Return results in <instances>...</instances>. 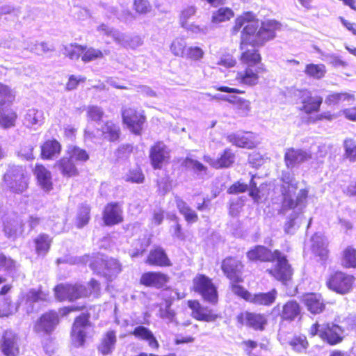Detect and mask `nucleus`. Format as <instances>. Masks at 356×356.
I'll list each match as a JSON object with an SVG mask.
<instances>
[{"mask_svg":"<svg viewBox=\"0 0 356 356\" xmlns=\"http://www.w3.org/2000/svg\"><path fill=\"white\" fill-rule=\"evenodd\" d=\"M259 26L252 13L247 12L238 17L232 29V33L236 35L243 28L241 35V60L249 66H256L261 61V56L254 49L275 37V31L280 29V24L275 20H266Z\"/></svg>","mask_w":356,"mask_h":356,"instance_id":"f257e3e1","label":"nucleus"},{"mask_svg":"<svg viewBox=\"0 0 356 356\" xmlns=\"http://www.w3.org/2000/svg\"><path fill=\"white\" fill-rule=\"evenodd\" d=\"M247 257L251 261H273L275 265L267 271L283 283L291 280L293 274L291 267L286 256L279 250L272 252L266 247L258 245L248 251Z\"/></svg>","mask_w":356,"mask_h":356,"instance_id":"f03ea898","label":"nucleus"},{"mask_svg":"<svg viewBox=\"0 0 356 356\" xmlns=\"http://www.w3.org/2000/svg\"><path fill=\"white\" fill-rule=\"evenodd\" d=\"M282 180L283 184L281 188L282 195V211L293 209L295 211H300L302 207H306L309 191L307 188L301 189L295 198L296 191L298 188V182L289 172L282 173Z\"/></svg>","mask_w":356,"mask_h":356,"instance_id":"7ed1b4c3","label":"nucleus"},{"mask_svg":"<svg viewBox=\"0 0 356 356\" xmlns=\"http://www.w3.org/2000/svg\"><path fill=\"white\" fill-rule=\"evenodd\" d=\"M56 298L60 301L68 300L73 301L78 298L92 296L97 298L100 293L99 284L91 280L88 286L83 284H58L54 289Z\"/></svg>","mask_w":356,"mask_h":356,"instance_id":"20e7f679","label":"nucleus"},{"mask_svg":"<svg viewBox=\"0 0 356 356\" xmlns=\"http://www.w3.org/2000/svg\"><path fill=\"white\" fill-rule=\"evenodd\" d=\"M29 177L22 166H10L3 177V187L14 193H22L28 187Z\"/></svg>","mask_w":356,"mask_h":356,"instance_id":"39448f33","label":"nucleus"},{"mask_svg":"<svg viewBox=\"0 0 356 356\" xmlns=\"http://www.w3.org/2000/svg\"><path fill=\"white\" fill-rule=\"evenodd\" d=\"M309 334L312 337L318 335L323 341L330 345L340 343L343 339V329L334 323L313 324L309 330Z\"/></svg>","mask_w":356,"mask_h":356,"instance_id":"423d86ee","label":"nucleus"},{"mask_svg":"<svg viewBox=\"0 0 356 356\" xmlns=\"http://www.w3.org/2000/svg\"><path fill=\"white\" fill-rule=\"evenodd\" d=\"M90 268L97 274L102 275L108 280H112L119 274L121 265L113 258H97L94 262L90 264Z\"/></svg>","mask_w":356,"mask_h":356,"instance_id":"0eeeda50","label":"nucleus"},{"mask_svg":"<svg viewBox=\"0 0 356 356\" xmlns=\"http://www.w3.org/2000/svg\"><path fill=\"white\" fill-rule=\"evenodd\" d=\"M354 281L353 275L338 271L330 276L327 284L331 290L340 294H346L351 290Z\"/></svg>","mask_w":356,"mask_h":356,"instance_id":"6e6552de","label":"nucleus"},{"mask_svg":"<svg viewBox=\"0 0 356 356\" xmlns=\"http://www.w3.org/2000/svg\"><path fill=\"white\" fill-rule=\"evenodd\" d=\"M195 291L202 295L203 298L212 304L218 300V293L211 280L204 275L197 276L193 280Z\"/></svg>","mask_w":356,"mask_h":356,"instance_id":"1a4fd4ad","label":"nucleus"},{"mask_svg":"<svg viewBox=\"0 0 356 356\" xmlns=\"http://www.w3.org/2000/svg\"><path fill=\"white\" fill-rule=\"evenodd\" d=\"M122 115L124 123L130 131L136 135H140L145 122V117L143 112L133 108H128L122 111Z\"/></svg>","mask_w":356,"mask_h":356,"instance_id":"9d476101","label":"nucleus"},{"mask_svg":"<svg viewBox=\"0 0 356 356\" xmlns=\"http://www.w3.org/2000/svg\"><path fill=\"white\" fill-rule=\"evenodd\" d=\"M296 95L299 97L302 104L300 109L307 114L318 111L323 102L321 97H313L312 92L307 90H298Z\"/></svg>","mask_w":356,"mask_h":356,"instance_id":"9b49d317","label":"nucleus"},{"mask_svg":"<svg viewBox=\"0 0 356 356\" xmlns=\"http://www.w3.org/2000/svg\"><path fill=\"white\" fill-rule=\"evenodd\" d=\"M88 326V317L86 315L83 314L76 318L72 330V341L76 347L81 346L83 344L86 330Z\"/></svg>","mask_w":356,"mask_h":356,"instance_id":"f8f14e48","label":"nucleus"},{"mask_svg":"<svg viewBox=\"0 0 356 356\" xmlns=\"http://www.w3.org/2000/svg\"><path fill=\"white\" fill-rule=\"evenodd\" d=\"M243 265L241 261L233 258L225 259L222 264V269L232 282H242Z\"/></svg>","mask_w":356,"mask_h":356,"instance_id":"ddd939ff","label":"nucleus"},{"mask_svg":"<svg viewBox=\"0 0 356 356\" xmlns=\"http://www.w3.org/2000/svg\"><path fill=\"white\" fill-rule=\"evenodd\" d=\"M312 159V154L302 149L289 148L284 154V161L287 168L293 167L308 161Z\"/></svg>","mask_w":356,"mask_h":356,"instance_id":"4468645a","label":"nucleus"},{"mask_svg":"<svg viewBox=\"0 0 356 356\" xmlns=\"http://www.w3.org/2000/svg\"><path fill=\"white\" fill-rule=\"evenodd\" d=\"M149 156L153 167L160 169L169 158V152L163 143L158 142L151 148Z\"/></svg>","mask_w":356,"mask_h":356,"instance_id":"2eb2a0df","label":"nucleus"},{"mask_svg":"<svg viewBox=\"0 0 356 356\" xmlns=\"http://www.w3.org/2000/svg\"><path fill=\"white\" fill-rule=\"evenodd\" d=\"M204 161L216 169L226 168L230 167L235 161V154L231 149L227 148L217 159H212L209 156H204Z\"/></svg>","mask_w":356,"mask_h":356,"instance_id":"dca6fc26","label":"nucleus"},{"mask_svg":"<svg viewBox=\"0 0 356 356\" xmlns=\"http://www.w3.org/2000/svg\"><path fill=\"white\" fill-rule=\"evenodd\" d=\"M58 323V317L56 312H50L42 316L37 322L35 329L37 332L49 333L54 330Z\"/></svg>","mask_w":356,"mask_h":356,"instance_id":"f3484780","label":"nucleus"},{"mask_svg":"<svg viewBox=\"0 0 356 356\" xmlns=\"http://www.w3.org/2000/svg\"><path fill=\"white\" fill-rule=\"evenodd\" d=\"M167 281V276L159 272L145 273L142 275L140 280L141 284L157 289L164 286Z\"/></svg>","mask_w":356,"mask_h":356,"instance_id":"a211bd4d","label":"nucleus"},{"mask_svg":"<svg viewBox=\"0 0 356 356\" xmlns=\"http://www.w3.org/2000/svg\"><path fill=\"white\" fill-rule=\"evenodd\" d=\"M262 69L259 66L248 65L243 72H238L236 79L241 83L253 86L257 84L259 81L258 74Z\"/></svg>","mask_w":356,"mask_h":356,"instance_id":"6ab92c4d","label":"nucleus"},{"mask_svg":"<svg viewBox=\"0 0 356 356\" xmlns=\"http://www.w3.org/2000/svg\"><path fill=\"white\" fill-rule=\"evenodd\" d=\"M243 323L257 330H264L267 323V319L263 314L245 312L239 317Z\"/></svg>","mask_w":356,"mask_h":356,"instance_id":"aec40b11","label":"nucleus"},{"mask_svg":"<svg viewBox=\"0 0 356 356\" xmlns=\"http://www.w3.org/2000/svg\"><path fill=\"white\" fill-rule=\"evenodd\" d=\"M227 140L232 144L243 148L251 149L255 146L252 133L238 132L227 136Z\"/></svg>","mask_w":356,"mask_h":356,"instance_id":"412c9836","label":"nucleus"},{"mask_svg":"<svg viewBox=\"0 0 356 356\" xmlns=\"http://www.w3.org/2000/svg\"><path fill=\"white\" fill-rule=\"evenodd\" d=\"M1 347L2 352L7 356H16L19 353L16 335L12 331L4 332Z\"/></svg>","mask_w":356,"mask_h":356,"instance_id":"4be33fe9","label":"nucleus"},{"mask_svg":"<svg viewBox=\"0 0 356 356\" xmlns=\"http://www.w3.org/2000/svg\"><path fill=\"white\" fill-rule=\"evenodd\" d=\"M188 306L192 309L193 316L199 321L211 322L217 318V315L212 314L211 309L202 307L197 301H189Z\"/></svg>","mask_w":356,"mask_h":356,"instance_id":"5701e85b","label":"nucleus"},{"mask_svg":"<svg viewBox=\"0 0 356 356\" xmlns=\"http://www.w3.org/2000/svg\"><path fill=\"white\" fill-rule=\"evenodd\" d=\"M122 209L116 204H108L104 211V221L106 225H113L122 221Z\"/></svg>","mask_w":356,"mask_h":356,"instance_id":"b1692460","label":"nucleus"},{"mask_svg":"<svg viewBox=\"0 0 356 356\" xmlns=\"http://www.w3.org/2000/svg\"><path fill=\"white\" fill-rule=\"evenodd\" d=\"M44 120V113L42 110L31 108L26 111L24 115V124L27 127L36 129L43 124Z\"/></svg>","mask_w":356,"mask_h":356,"instance_id":"393cba45","label":"nucleus"},{"mask_svg":"<svg viewBox=\"0 0 356 356\" xmlns=\"http://www.w3.org/2000/svg\"><path fill=\"white\" fill-rule=\"evenodd\" d=\"M303 301L307 309L312 314H319L324 309L325 305L319 294H307L304 296Z\"/></svg>","mask_w":356,"mask_h":356,"instance_id":"a878e982","label":"nucleus"},{"mask_svg":"<svg viewBox=\"0 0 356 356\" xmlns=\"http://www.w3.org/2000/svg\"><path fill=\"white\" fill-rule=\"evenodd\" d=\"M34 174L41 187L46 191L52 188L51 172L42 165H37L35 168Z\"/></svg>","mask_w":356,"mask_h":356,"instance_id":"bb28decb","label":"nucleus"},{"mask_svg":"<svg viewBox=\"0 0 356 356\" xmlns=\"http://www.w3.org/2000/svg\"><path fill=\"white\" fill-rule=\"evenodd\" d=\"M56 167L60 171L62 175L65 177H74L79 173L74 161L69 156H64L59 160L56 163Z\"/></svg>","mask_w":356,"mask_h":356,"instance_id":"cd10ccee","label":"nucleus"},{"mask_svg":"<svg viewBox=\"0 0 356 356\" xmlns=\"http://www.w3.org/2000/svg\"><path fill=\"white\" fill-rule=\"evenodd\" d=\"M147 263L150 265L164 266L170 265V260L161 248H156L150 251Z\"/></svg>","mask_w":356,"mask_h":356,"instance_id":"c85d7f7f","label":"nucleus"},{"mask_svg":"<svg viewBox=\"0 0 356 356\" xmlns=\"http://www.w3.org/2000/svg\"><path fill=\"white\" fill-rule=\"evenodd\" d=\"M311 241L313 252L321 258L325 257L327 252V242L326 238L320 234H315L312 237Z\"/></svg>","mask_w":356,"mask_h":356,"instance_id":"c756f323","label":"nucleus"},{"mask_svg":"<svg viewBox=\"0 0 356 356\" xmlns=\"http://www.w3.org/2000/svg\"><path fill=\"white\" fill-rule=\"evenodd\" d=\"M116 336L114 331H108L102 340L98 350L103 355H108L113 352L116 343Z\"/></svg>","mask_w":356,"mask_h":356,"instance_id":"7c9ffc66","label":"nucleus"},{"mask_svg":"<svg viewBox=\"0 0 356 356\" xmlns=\"http://www.w3.org/2000/svg\"><path fill=\"white\" fill-rule=\"evenodd\" d=\"M277 295V292L275 289H273L267 293L254 294L250 299V302L259 305L268 306L275 302Z\"/></svg>","mask_w":356,"mask_h":356,"instance_id":"2f4dec72","label":"nucleus"},{"mask_svg":"<svg viewBox=\"0 0 356 356\" xmlns=\"http://www.w3.org/2000/svg\"><path fill=\"white\" fill-rule=\"evenodd\" d=\"M316 51L321 55V59L334 67L346 68L348 64L346 61L342 60L341 57L336 54H329L323 51L319 48H316Z\"/></svg>","mask_w":356,"mask_h":356,"instance_id":"473e14b6","label":"nucleus"},{"mask_svg":"<svg viewBox=\"0 0 356 356\" xmlns=\"http://www.w3.org/2000/svg\"><path fill=\"white\" fill-rule=\"evenodd\" d=\"M176 204L180 213L188 223L197 222L198 219L197 213L183 200L176 197Z\"/></svg>","mask_w":356,"mask_h":356,"instance_id":"72a5a7b5","label":"nucleus"},{"mask_svg":"<svg viewBox=\"0 0 356 356\" xmlns=\"http://www.w3.org/2000/svg\"><path fill=\"white\" fill-rule=\"evenodd\" d=\"M34 243L36 253L44 256L49 250L51 238L47 234H40L34 239Z\"/></svg>","mask_w":356,"mask_h":356,"instance_id":"f704fd0d","label":"nucleus"},{"mask_svg":"<svg viewBox=\"0 0 356 356\" xmlns=\"http://www.w3.org/2000/svg\"><path fill=\"white\" fill-rule=\"evenodd\" d=\"M102 136L110 141H115L119 138L120 129L119 126L112 121H107L100 129Z\"/></svg>","mask_w":356,"mask_h":356,"instance_id":"c9c22d12","label":"nucleus"},{"mask_svg":"<svg viewBox=\"0 0 356 356\" xmlns=\"http://www.w3.org/2000/svg\"><path fill=\"white\" fill-rule=\"evenodd\" d=\"M61 149L60 143L56 140L46 141L41 147L42 156L45 159H51L59 154Z\"/></svg>","mask_w":356,"mask_h":356,"instance_id":"e433bc0d","label":"nucleus"},{"mask_svg":"<svg viewBox=\"0 0 356 356\" xmlns=\"http://www.w3.org/2000/svg\"><path fill=\"white\" fill-rule=\"evenodd\" d=\"M300 314V308L296 301H289L284 306L281 316L284 320L293 321Z\"/></svg>","mask_w":356,"mask_h":356,"instance_id":"4c0bfd02","label":"nucleus"},{"mask_svg":"<svg viewBox=\"0 0 356 356\" xmlns=\"http://www.w3.org/2000/svg\"><path fill=\"white\" fill-rule=\"evenodd\" d=\"M4 232L8 237L15 238L22 234L23 225L18 218L10 220L4 222Z\"/></svg>","mask_w":356,"mask_h":356,"instance_id":"58836bf2","label":"nucleus"},{"mask_svg":"<svg viewBox=\"0 0 356 356\" xmlns=\"http://www.w3.org/2000/svg\"><path fill=\"white\" fill-rule=\"evenodd\" d=\"M17 115L6 106H0V125L3 128H9L15 125Z\"/></svg>","mask_w":356,"mask_h":356,"instance_id":"ea45409f","label":"nucleus"},{"mask_svg":"<svg viewBox=\"0 0 356 356\" xmlns=\"http://www.w3.org/2000/svg\"><path fill=\"white\" fill-rule=\"evenodd\" d=\"M47 294L42 291L30 290L25 296V304L27 305V313L33 311V304L46 300Z\"/></svg>","mask_w":356,"mask_h":356,"instance_id":"a19ab883","label":"nucleus"},{"mask_svg":"<svg viewBox=\"0 0 356 356\" xmlns=\"http://www.w3.org/2000/svg\"><path fill=\"white\" fill-rule=\"evenodd\" d=\"M355 96L348 92H334L325 98V102L329 106L337 105L343 102L354 101Z\"/></svg>","mask_w":356,"mask_h":356,"instance_id":"79ce46f5","label":"nucleus"},{"mask_svg":"<svg viewBox=\"0 0 356 356\" xmlns=\"http://www.w3.org/2000/svg\"><path fill=\"white\" fill-rule=\"evenodd\" d=\"M305 73L316 79H322L326 73V67L323 64H307L305 66Z\"/></svg>","mask_w":356,"mask_h":356,"instance_id":"37998d69","label":"nucleus"},{"mask_svg":"<svg viewBox=\"0 0 356 356\" xmlns=\"http://www.w3.org/2000/svg\"><path fill=\"white\" fill-rule=\"evenodd\" d=\"M305 207H302L301 210L298 212L295 211L293 209H291L292 211L291 214L289 216V218L288 221L285 223L284 229V232L287 234H293L296 231L298 228L297 223L296 222V220L298 217V216L302 212V210ZM288 211H290V209H288L285 211L284 212L282 211V209L280 210V212L283 214H286Z\"/></svg>","mask_w":356,"mask_h":356,"instance_id":"c03bdc74","label":"nucleus"},{"mask_svg":"<svg viewBox=\"0 0 356 356\" xmlns=\"http://www.w3.org/2000/svg\"><path fill=\"white\" fill-rule=\"evenodd\" d=\"M67 154L73 161L86 162L89 159V154L87 152L76 146L69 147Z\"/></svg>","mask_w":356,"mask_h":356,"instance_id":"a18cd8bd","label":"nucleus"},{"mask_svg":"<svg viewBox=\"0 0 356 356\" xmlns=\"http://www.w3.org/2000/svg\"><path fill=\"white\" fill-rule=\"evenodd\" d=\"M234 17V12L229 8H220L214 12L212 15L211 22L213 24H219L230 19Z\"/></svg>","mask_w":356,"mask_h":356,"instance_id":"49530a36","label":"nucleus"},{"mask_svg":"<svg viewBox=\"0 0 356 356\" xmlns=\"http://www.w3.org/2000/svg\"><path fill=\"white\" fill-rule=\"evenodd\" d=\"M342 264L347 268L356 267V249L348 246L343 250Z\"/></svg>","mask_w":356,"mask_h":356,"instance_id":"de8ad7c7","label":"nucleus"},{"mask_svg":"<svg viewBox=\"0 0 356 356\" xmlns=\"http://www.w3.org/2000/svg\"><path fill=\"white\" fill-rule=\"evenodd\" d=\"M289 345L295 351L305 353L308 348L309 343L305 335H298L291 339L289 341Z\"/></svg>","mask_w":356,"mask_h":356,"instance_id":"09e8293b","label":"nucleus"},{"mask_svg":"<svg viewBox=\"0 0 356 356\" xmlns=\"http://www.w3.org/2000/svg\"><path fill=\"white\" fill-rule=\"evenodd\" d=\"M186 49V42L182 38L175 39L170 46L172 53L177 56L184 57Z\"/></svg>","mask_w":356,"mask_h":356,"instance_id":"8fccbe9b","label":"nucleus"},{"mask_svg":"<svg viewBox=\"0 0 356 356\" xmlns=\"http://www.w3.org/2000/svg\"><path fill=\"white\" fill-rule=\"evenodd\" d=\"M17 310L8 296L0 297V316H8Z\"/></svg>","mask_w":356,"mask_h":356,"instance_id":"3c124183","label":"nucleus"},{"mask_svg":"<svg viewBox=\"0 0 356 356\" xmlns=\"http://www.w3.org/2000/svg\"><path fill=\"white\" fill-rule=\"evenodd\" d=\"M90 207L86 204L81 205L78 211L76 226L81 228L88 224L90 219Z\"/></svg>","mask_w":356,"mask_h":356,"instance_id":"603ef678","label":"nucleus"},{"mask_svg":"<svg viewBox=\"0 0 356 356\" xmlns=\"http://www.w3.org/2000/svg\"><path fill=\"white\" fill-rule=\"evenodd\" d=\"M197 8L194 6H188L183 8L179 15V24L181 27L186 26L190 19L196 13Z\"/></svg>","mask_w":356,"mask_h":356,"instance_id":"864d4df0","label":"nucleus"},{"mask_svg":"<svg viewBox=\"0 0 356 356\" xmlns=\"http://www.w3.org/2000/svg\"><path fill=\"white\" fill-rule=\"evenodd\" d=\"M87 117L91 121L99 122L103 118L104 112L103 109L94 105H90L86 108Z\"/></svg>","mask_w":356,"mask_h":356,"instance_id":"5fc2aeb1","label":"nucleus"},{"mask_svg":"<svg viewBox=\"0 0 356 356\" xmlns=\"http://www.w3.org/2000/svg\"><path fill=\"white\" fill-rule=\"evenodd\" d=\"M14 98L15 95L9 87L0 83V106L11 103Z\"/></svg>","mask_w":356,"mask_h":356,"instance_id":"6e6d98bb","label":"nucleus"},{"mask_svg":"<svg viewBox=\"0 0 356 356\" xmlns=\"http://www.w3.org/2000/svg\"><path fill=\"white\" fill-rule=\"evenodd\" d=\"M133 8L136 13L140 15H145L152 10V6L148 0H134Z\"/></svg>","mask_w":356,"mask_h":356,"instance_id":"4d7b16f0","label":"nucleus"},{"mask_svg":"<svg viewBox=\"0 0 356 356\" xmlns=\"http://www.w3.org/2000/svg\"><path fill=\"white\" fill-rule=\"evenodd\" d=\"M84 49L81 45H70L65 48L64 54L70 59H78L83 53Z\"/></svg>","mask_w":356,"mask_h":356,"instance_id":"13d9d810","label":"nucleus"},{"mask_svg":"<svg viewBox=\"0 0 356 356\" xmlns=\"http://www.w3.org/2000/svg\"><path fill=\"white\" fill-rule=\"evenodd\" d=\"M344 148L346 150V155L350 161H356V143L351 139H348L344 141Z\"/></svg>","mask_w":356,"mask_h":356,"instance_id":"bf43d9fd","label":"nucleus"},{"mask_svg":"<svg viewBox=\"0 0 356 356\" xmlns=\"http://www.w3.org/2000/svg\"><path fill=\"white\" fill-rule=\"evenodd\" d=\"M125 179L127 181L140 184L143 182L144 175L140 169L136 168L129 171L126 175Z\"/></svg>","mask_w":356,"mask_h":356,"instance_id":"052dcab7","label":"nucleus"},{"mask_svg":"<svg viewBox=\"0 0 356 356\" xmlns=\"http://www.w3.org/2000/svg\"><path fill=\"white\" fill-rule=\"evenodd\" d=\"M82 55V60L84 62H90L97 58H100L103 57V53L96 49L90 48L87 49Z\"/></svg>","mask_w":356,"mask_h":356,"instance_id":"680f3d73","label":"nucleus"},{"mask_svg":"<svg viewBox=\"0 0 356 356\" xmlns=\"http://www.w3.org/2000/svg\"><path fill=\"white\" fill-rule=\"evenodd\" d=\"M26 49H29L31 51L34 52L36 54H41L42 53H46L54 50L52 45H48L47 43L44 42L28 47Z\"/></svg>","mask_w":356,"mask_h":356,"instance_id":"e2e57ef3","label":"nucleus"},{"mask_svg":"<svg viewBox=\"0 0 356 356\" xmlns=\"http://www.w3.org/2000/svg\"><path fill=\"white\" fill-rule=\"evenodd\" d=\"M203 56L204 51L200 47H190L187 48L184 57L194 60H198L201 59Z\"/></svg>","mask_w":356,"mask_h":356,"instance_id":"0e129e2a","label":"nucleus"},{"mask_svg":"<svg viewBox=\"0 0 356 356\" xmlns=\"http://www.w3.org/2000/svg\"><path fill=\"white\" fill-rule=\"evenodd\" d=\"M131 334L139 339L146 341L152 337L153 333L148 328L140 325L136 327Z\"/></svg>","mask_w":356,"mask_h":356,"instance_id":"69168bd1","label":"nucleus"},{"mask_svg":"<svg viewBox=\"0 0 356 356\" xmlns=\"http://www.w3.org/2000/svg\"><path fill=\"white\" fill-rule=\"evenodd\" d=\"M186 165L192 168L195 172L201 175L207 174V167L197 161L187 158L186 160Z\"/></svg>","mask_w":356,"mask_h":356,"instance_id":"338daca9","label":"nucleus"},{"mask_svg":"<svg viewBox=\"0 0 356 356\" xmlns=\"http://www.w3.org/2000/svg\"><path fill=\"white\" fill-rule=\"evenodd\" d=\"M111 12L116 15L120 20L127 22L135 19L134 15L128 9L122 10L120 13H116V10L114 8H111Z\"/></svg>","mask_w":356,"mask_h":356,"instance_id":"774afa93","label":"nucleus"}]
</instances>
